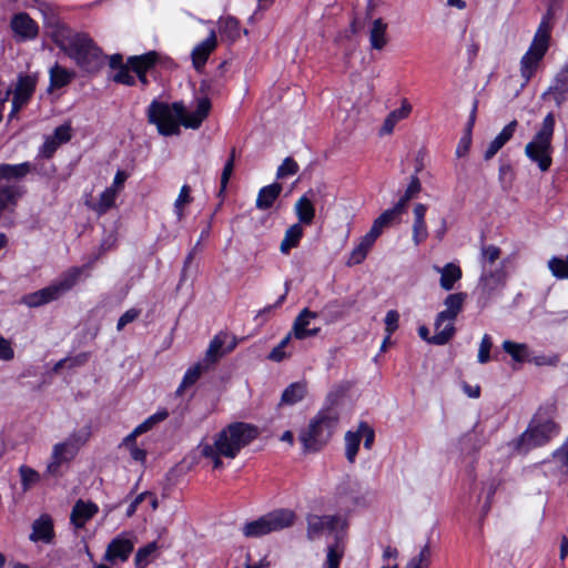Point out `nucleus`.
<instances>
[{
	"label": "nucleus",
	"instance_id": "nucleus-1",
	"mask_svg": "<svg viewBox=\"0 0 568 568\" xmlns=\"http://www.w3.org/2000/svg\"><path fill=\"white\" fill-rule=\"evenodd\" d=\"M257 435L258 430L254 425L235 422L217 433L212 444L202 442L197 448L203 457L212 462L214 468H221L222 457L234 459Z\"/></svg>",
	"mask_w": 568,
	"mask_h": 568
},
{
	"label": "nucleus",
	"instance_id": "nucleus-2",
	"mask_svg": "<svg viewBox=\"0 0 568 568\" xmlns=\"http://www.w3.org/2000/svg\"><path fill=\"white\" fill-rule=\"evenodd\" d=\"M557 410L555 400L539 407L528 428L516 440V449L526 453L535 447L545 445L558 433V426L552 420Z\"/></svg>",
	"mask_w": 568,
	"mask_h": 568
},
{
	"label": "nucleus",
	"instance_id": "nucleus-3",
	"mask_svg": "<svg viewBox=\"0 0 568 568\" xmlns=\"http://www.w3.org/2000/svg\"><path fill=\"white\" fill-rule=\"evenodd\" d=\"M57 42L87 72H95L104 63L102 51L87 33H62Z\"/></svg>",
	"mask_w": 568,
	"mask_h": 568
},
{
	"label": "nucleus",
	"instance_id": "nucleus-4",
	"mask_svg": "<svg viewBox=\"0 0 568 568\" xmlns=\"http://www.w3.org/2000/svg\"><path fill=\"white\" fill-rule=\"evenodd\" d=\"M339 422L338 413L333 408H324L310 422L306 429L300 434V440L305 452H318L333 436Z\"/></svg>",
	"mask_w": 568,
	"mask_h": 568
},
{
	"label": "nucleus",
	"instance_id": "nucleus-5",
	"mask_svg": "<svg viewBox=\"0 0 568 568\" xmlns=\"http://www.w3.org/2000/svg\"><path fill=\"white\" fill-rule=\"evenodd\" d=\"M555 115L548 113L541 123L540 129L536 132L532 140L525 146L527 158L537 163L540 171L546 172L552 163V136L555 131Z\"/></svg>",
	"mask_w": 568,
	"mask_h": 568
},
{
	"label": "nucleus",
	"instance_id": "nucleus-6",
	"mask_svg": "<svg viewBox=\"0 0 568 568\" xmlns=\"http://www.w3.org/2000/svg\"><path fill=\"white\" fill-rule=\"evenodd\" d=\"M184 114L183 102L168 104L153 100L148 108V121L156 125L162 135H174L180 133L181 116Z\"/></svg>",
	"mask_w": 568,
	"mask_h": 568
},
{
	"label": "nucleus",
	"instance_id": "nucleus-7",
	"mask_svg": "<svg viewBox=\"0 0 568 568\" xmlns=\"http://www.w3.org/2000/svg\"><path fill=\"white\" fill-rule=\"evenodd\" d=\"M549 40L550 24L548 20L544 19L540 22L527 52L520 59V75L524 79L525 84L530 81L539 68V64L549 48Z\"/></svg>",
	"mask_w": 568,
	"mask_h": 568
},
{
	"label": "nucleus",
	"instance_id": "nucleus-8",
	"mask_svg": "<svg viewBox=\"0 0 568 568\" xmlns=\"http://www.w3.org/2000/svg\"><path fill=\"white\" fill-rule=\"evenodd\" d=\"M296 515L291 509H276L256 520L246 523L243 535L248 538H257L264 535L288 528L294 525Z\"/></svg>",
	"mask_w": 568,
	"mask_h": 568
},
{
	"label": "nucleus",
	"instance_id": "nucleus-9",
	"mask_svg": "<svg viewBox=\"0 0 568 568\" xmlns=\"http://www.w3.org/2000/svg\"><path fill=\"white\" fill-rule=\"evenodd\" d=\"M81 273L82 270L79 267L70 268L51 285L37 292L24 295L22 297V302L29 307H39L41 305L55 301L75 285Z\"/></svg>",
	"mask_w": 568,
	"mask_h": 568
},
{
	"label": "nucleus",
	"instance_id": "nucleus-10",
	"mask_svg": "<svg viewBox=\"0 0 568 568\" xmlns=\"http://www.w3.org/2000/svg\"><path fill=\"white\" fill-rule=\"evenodd\" d=\"M89 437L90 434L88 432H78L72 433L65 440L55 444L52 448L45 474L54 477L59 476L61 474V466L70 463L77 456Z\"/></svg>",
	"mask_w": 568,
	"mask_h": 568
},
{
	"label": "nucleus",
	"instance_id": "nucleus-11",
	"mask_svg": "<svg viewBox=\"0 0 568 568\" xmlns=\"http://www.w3.org/2000/svg\"><path fill=\"white\" fill-rule=\"evenodd\" d=\"M307 524V538L310 540L318 539L325 530H329L335 534V540L337 537L343 539L348 528V520L342 515H315L310 514L306 516Z\"/></svg>",
	"mask_w": 568,
	"mask_h": 568
},
{
	"label": "nucleus",
	"instance_id": "nucleus-12",
	"mask_svg": "<svg viewBox=\"0 0 568 568\" xmlns=\"http://www.w3.org/2000/svg\"><path fill=\"white\" fill-rule=\"evenodd\" d=\"M367 504V491L356 480H345L338 485L335 494V505L345 513L352 511L355 507Z\"/></svg>",
	"mask_w": 568,
	"mask_h": 568
},
{
	"label": "nucleus",
	"instance_id": "nucleus-13",
	"mask_svg": "<svg viewBox=\"0 0 568 568\" xmlns=\"http://www.w3.org/2000/svg\"><path fill=\"white\" fill-rule=\"evenodd\" d=\"M135 537L132 532H122L113 538L104 552L103 559L111 564L126 561L134 549Z\"/></svg>",
	"mask_w": 568,
	"mask_h": 568
},
{
	"label": "nucleus",
	"instance_id": "nucleus-14",
	"mask_svg": "<svg viewBox=\"0 0 568 568\" xmlns=\"http://www.w3.org/2000/svg\"><path fill=\"white\" fill-rule=\"evenodd\" d=\"M37 85V77L19 75L16 89L13 91L11 116L18 113L21 108L30 100Z\"/></svg>",
	"mask_w": 568,
	"mask_h": 568
},
{
	"label": "nucleus",
	"instance_id": "nucleus-15",
	"mask_svg": "<svg viewBox=\"0 0 568 568\" xmlns=\"http://www.w3.org/2000/svg\"><path fill=\"white\" fill-rule=\"evenodd\" d=\"M11 29L14 37L21 41L32 40L39 33L37 22L27 13H18L11 19Z\"/></svg>",
	"mask_w": 568,
	"mask_h": 568
},
{
	"label": "nucleus",
	"instance_id": "nucleus-16",
	"mask_svg": "<svg viewBox=\"0 0 568 568\" xmlns=\"http://www.w3.org/2000/svg\"><path fill=\"white\" fill-rule=\"evenodd\" d=\"M506 283V273L504 270L488 272L483 274L478 284V291L481 297L488 300L499 292Z\"/></svg>",
	"mask_w": 568,
	"mask_h": 568
},
{
	"label": "nucleus",
	"instance_id": "nucleus-17",
	"mask_svg": "<svg viewBox=\"0 0 568 568\" xmlns=\"http://www.w3.org/2000/svg\"><path fill=\"white\" fill-rule=\"evenodd\" d=\"M71 125L68 123L58 126L52 135L45 138L44 143L41 146V154L44 158H51L61 144L67 143L71 140Z\"/></svg>",
	"mask_w": 568,
	"mask_h": 568
},
{
	"label": "nucleus",
	"instance_id": "nucleus-18",
	"mask_svg": "<svg viewBox=\"0 0 568 568\" xmlns=\"http://www.w3.org/2000/svg\"><path fill=\"white\" fill-rule=\"evenodd\" d=\"M317 317V313L303 308L293 323L290 332L295 338L304 339L318 334L320 328H308L312 320Z\"/></svg>",
	"mask_w": 568,
	"mask_h": 568
},
{
	"label": "nucleus",
	"instance_id": "nucleus-19",
	"mask_svg": "<svg viewBox=\"0 0 568 568\" xmlns=\"http://www.w3.org/2000/svg\"><path fill=\"white\" fill-rule=\"evenodd\" d=\"M454 324V321L438 313L434 323L435 333L430 337L429 343L435 345H445L448 343L456 332Z\"/></svg>",
	"mask_w": 568,
	"mask_h": 568
},
{
	"label": "nucleus",
	"instance_id": "nucleus-20",
	"mask_svg": "<svg viewBox=\"0 0 568 568\" xmlns=\"http://www.w3.org/2000/svg\"><path fill=\"white\" fill-rule=\"evenodd\" d=\"M216 44V34L215 31L212 30L209 37L192 50V62L197 71L204 67L210 54L215 50Z\"/></svg>",
	"mask_w": 568,
	"mask_h": 568
},
{
	"label": "nucleus",
	"instance_id": "nucleus-21",
	"mask_svg": "<svg viewBox=\"0 0 568 568\" xmlns=\"http://www.w3.org/2000/svg\"><path fill=\"white\" fill-rule=\"evenodd\" d=\"M211 110V102L207 98H202L197 101L196 110L192 113H186L181 116V124L189 129H199L202 122L207 118Z\"/></svg>",
	"mask_w": 568,
	"mask_h": 568
},
{
	"label": "nucleus",
	"instance_id": "nucleus-22",
	"mask_svg": "<svg viewBox=\"0 0 568 568\" xmlns=\"http://www.w3.org/2000/svg\"><path fill=\"white\" fill-rule=\"evenodd\" d=\"M433 268L440 275L439 285L444 291H452L463 276L460 266L455 263H447L444 266L434 265Z\"/></svg>",
	"mask_w": 568,
	"mask_h": 568
},
{
	"label": "nucleus",
	"instance_id": "nucleus-23",
	"mask_svg": "<svg viewBox=\"0 0 568 568\" xmlns=\"http://www.w3.org/2000/svg\"><path fill=\"white\" fill-rule=\"evenodd\" d=\"M98 513V507L92 503H84L78 500L71 511V523L77 527L81 528L85 525Z\"/></svg>",
	"mask_w": 568,
	"mask_h": 568
},
{
	"label": "nucleus",
	"instance_id": "nucleus-24",
	"mask_svg": "<svg viewBox=\"0 0 568 568\" xmlns=\"http://www.w3.org/2000/svg\"><path fill=\"white\" fill-rule=\"evenodd\" d=\"M53 537V524L48 515H42L32 525L30 539L32 541L50 542Z\"/></svg>",
	"mask_w": 568,
	"mask_h": 568
},
{
	"label": "nucleus",
	"instance_id": "nucleus-25",
	"mask_svg": "<svg viewBox=\"0 0 568 568\" xmlns=\"http://www.w3.org/2000/svg\"><path fill=\"white\" fill-rule=\"evenodd\" d=\"M410 112H412V105L409 104V102L406 99H404L402 101L400 108L392 111L384 120V123L379 130L381 135L390 134L394 131L395 125L400 120L408 118Z\"/></svg>",
	"mask_w": 568,
	"mask_h": 568
},
{
	"label": "nucleus",
	"instance_id": "nucleus-26",
	"mask_svg": "<svg viewBox=\"0 0 568 568\" xmlns=\"http://www.w3.org/2000/svg\"><path fill=\"white\" fill-rule=\"evenodd\" d=\"M377 236H375L372 232H367L359 241L358 245H356L349 254V258L347 261L348 265H357L361 264L367 256L368 251L374 245Z\"/></svg>",
	"mask_w": 568,
	"mask_h": 568
},
{
	"label": "nucleus",
	"instance_id": "nucleus-27",
	"mask_svg": "<svg viewBox=\"0 0 568 568\" xmlns=\"http://www.w3.org/2000/svg\"><path fill=\"white\" fill-rule=\"evenodd\" d=\"M11 180L0 179V212L16 205L21 195L19 187Z\"/></svg>",
	"mask_w": 568,
	"mask_h": 568
},
{
	"label": "nucleus",
	"instance_id": "nucleus-28",
	"mask_svg": "<svg viewBox=\"0 0 568 568\" xmlns=\"http://www.w3.org/2000/svg\"><path fill=\"white\" fill-rule=\"evenodd\" d=\"M387 23L382 18L375 19L369 29L372 49L382 50L387 44Z\"/></svg>",
	"mask_w": 568,
	"mask_h": 568
},
{
	"label": "nucleus",
	"instance_id": "nucleus-29",
	"mask_svg": "<svg viewBox=\"0 0 568 568\" xmlns=\"http://www.w3.org/2000/svg\"><path fill=\"white\" fill-rule=\"evenodd\" d=\"M466 298L467 294L463 292L447 295L444 300L445 310L439 313L455 322L458 314L463 311Z\"/></svg>",
	"mask_w": 568,
	"mask_h": 568
},
{
	"label": "nucleus",
	"instance_id": "nucleus-30",
	"mask_svg": "<svg viewBox=\"0 0 568 568\" xmlns=\"http://www.w3.org/2000/svg\"><path fill=\"white\" fill-rule=\"evenodd\" d=\"M282 192V185L280 183H272L260 190L256 199V207L258 210L270 209Z\"/></svg>",
	"mask_w": 568,
	"mask_h": 568
},
{
	"label": "nucleus",
	"instance_id": "nucleus-31",
	"mask_svg": "<svg viewBox=\"0 0 568 568\" xmlns=\"http://www.w3.org/2000/svg\"><path fill=\"white\" fill-rule=\"evenodd\" d=\"M227 337L229 336L226 333H219L213 337L206 349V357L209 359L215 362L219 357H221L227 352H231L235 347V342L233 341L226 349H223V346L225 345Z\"/></svg>",
	"mask_w": 568,
	"mask_h": 568
},
{
	"label": "nucleus",
	"instance_id": "nucleus-32",
	"mask_svg": "<svg viewBox=\"0 0 568 568\" xmlns=\"http://www.w3.org/2000/svg\"><path fill=\"white\" fill-rule=\"evenodd\" d=\"M294 210L300 224H312L315 217V209L312 201L306 195H303L297 200Z\"/></svg>",
	"mask_w": 568,
	"mask_h": 568
},
{
	"label": "nucleus",
	"instance_id": "nucleus-33",
	"mask_svg": "<svg viewBox=\"0 0 568 568\" xmlns=\"http://www.w3.org/2000/svg\"><path fill=\"white\" fill-rule=\"evenodd\" d=\"M303 227L300 223H295L291 225L284 235V239L281 242L280 251L283 254H287L291 248L296 247L303 236Z\"/></svg>",
	"mask_w": 568,
	"mask_h": 568
},
{
	"label": "nucleus",
	"instance_id": "nucleus-34",
	"mask_svg": "<svg viewBox=\"0 0 568 568\" xmlns=\"http://www.w3.org/2000/svg\"><path fill=\"white\" fill-rule=\"evenodd\" d=\"M344 556V545L341 537L327 547L326 559L323 568H338Z\"/></svg>",
	"mask_w": 568,
	"mask_h": 568
},
{
	"label": "nucleus",
	"instance_id": "nucleus-35",
	"mask_svg": "<svg viewBox=\"0 0 568 568\" xmlns=\"http://www.w3.org/2000/svg\"><path fill=\"white\" fill-rule=\"evenodd\" d=\"M156 61L155 52L129 58L128 63L135 73L146 72Z\"/></svg>",
	"mask_w": 568,
	"mask_h": 568
},
{
	"label": "nucleus",
	"instance_id": "nucleus-36",
	"mask_svg": "<svg viewBox=\"0 0 568 568\" xmlns=\"http://www.w3.org/2000/svg\"><path fill=\"white\" fill-rule=\"evenodd\" d=\"M306 385L303 383H293L286 387L282 394L281 402L286 405H293L304 398Z\"/></svg>",
	"mask_w": 568,
	"mask_h": 568
},
{
	"label": "nucleus",
	"instance_id": "nucleus-37",
	"mask_svg": "<svg viewBox=\"0 0 568 568\" xmlns=\"http://www.w3.org/2000/svg\"><path fill=\"white\" fill-rule=\"evenodd\" d=\"M30 172V164L23 162L20 164H0V179H21Z\"/></svg>",
	"mask_w": 568,
	"mask_h": 568
},
{
	"label": "nucleus",
	"instance_id": "nucleus-38",
	"mask_svg": "<svg viewBox=\"0 0 568 568\" xmlns=\"http://www.w3.org/2000/svg\"><path fill=\"white\" fill-rule=\"evenodd\" d=\"M344 440L346 458L349 463H354L361 444L359 428L357 427L355 432L348 430L345 434Z\"/></svg>",
	"mask_w": 568,
	"mask_h": 568
},
{
	"label": "nucleus",
	"instance_id": "nucleus-39",
	"mask_svg": "<svg viewBox=\"0 0 568 568\" xmlns=\"http://www.w3.org/2000/svg\"><path fill=\"white\" fill-rule=\"evenodd\" d=\"M158 548L159 547L155 541H152L146 546L139 548L134 557L135 567H146L154 559Z\"/></svg>",
	"mask_w": 568,
	"mask_h": 568
},
{
	"label": "nucleus",
	"instance_id": "nucleus-40",
	"mask_svg": "<svg viewBox=\"0 0 568 568\" xmlns=\"http://www.w3.org/2000/svg\"><path fill=\"white\" fill-rule=\"evenodd\" d=\"M73 78V72L55 64L50 69V85L52 88H61L67 85Z\"/></svg>",
	"mask_w": 568,
	"mask_h": 568
},
{
	"label": "nucleus",
	"instance_id": "nucleus-41",
	"mask_svg": "<svg viewBox=\"0 0 568 568\" xmlns=\"http://www.w3.org/2000/svg\"><path fill=\"white\" fill-rule=\"evenodd\" d=\"M398 215L392 210L388 209L384 211L374 222L369 230L375 236H379L383 230L389 226Z\"/></svg>",
	"mask_w": 568,
	"mask_h": 568
},
{
	"label": "nucleus",
	"instance_id": "nucleus-42",
	"mask_svg": "<svg viewBox=\"0 0 568 568\" xmlns=\"http://www.w3.org/2000/svg\"><path fill=\"white\" fill-rule=\"evenodd\" d=\"M548 268L556 278H568V255L565 258L552 256L548 261Z\"/></svg>",
	"mask_w": 568,
	"mask_h": 568
},
{
	"label": "nucleus",
	"instance_id": "nucleus-43",
	"mask_svg": "<svg viewBox=\"0 0 568 568\" xmlns=\"http://www.w3.org/2000/svg\"><path fill=\"white\" fill-rule=\"evenodd\" d=\"M191 187L185 184L181 187L180 193L174 202V212L179 221L184 216V207L192 202Z\"/></svg>",
	"mask_w": 568,
	"mask_h": 568
},
{
	"label": "nucleus",
	"instance_id": "nucleus-44",
	"mask_svg": "<svg viewBox=\"0 0 568 568\" xmlns=\"http://www.w3.org/2000/svg\"><path fill=\"white\" fill-rule=\"evenodd\" d=\"M476 109H477V104L475 103L474 108H473V111H471V114H470V119H469V123H468V128H467V132L466 134L459 140L458 144H457V148H456V155L458 158H463L465 156L468 151H469V148H470V144H471V135H470V132H471V126L474 124V121H475V113H476Z\"/></svg>",
	"mask_w": 568,
	"mask_h": 568
},
{
	"label": "nucleus",
	"instance_id": "nucleus-45",
	"mask_svg": "<svg viewBox=\"0 0 568 568\" xmlns=\"http://www.w3.org/2000/svg\"><path fill=\"white\" fill-rule=\"evenodd\" d=\"M503 349L516 362H524L528 357L526 344L505 341L503 343Z\"/></svg>",
	"mask_w": 568,
	"mask_h": 568
},
{
	"label": "nucleus",
	"instance_id": "nucleus-46",
	"mask_svg": "<svg viewBox=\"0 0 568 568\" xmlns=\"http://www.w3.org/2000/svg\"><path fill=\"white\" fill-rule=\"evenodd\" d=\"M220 32L234 41L240 37L239 21L233 17H226L220 20Z\"/></svg>",
	"mask_w": 568,
	"mask_h": 568
},
{
	"label": "nucleus",
	"instance_id": "nucleus-47",
	"mask_svg": "<svg viewBox=\"0 0 568 568\" xmlns=\"http://www.w3.org/2000/svg\"><path fill=\"white\" fill-rule=\"evenodd\" d=\"M116 195H118V192L114 187L105 189L100 195V199H99V202L97 205V211L100 214H103L106 211H109L114 205Z\"/></svg>",
	"mask_w": 568,
	"mask_h": 568
},
{
	"label": "nucleus",
	"instance_id": "nucleus-48",
	"mask_svg": "<svg viewBox=\"0 0 568 568\" xmlns=\"http://www.w3.org/2000/svg\"><path fill=\"white\" fill-rule=\"evenodd\" d=\"M548 94H551L557 106H560L564 102L568 100V83H555L548 89L547 92L542 94V98H546Z\"/></svg>",
	"mask_w": 568,
	"mask_h": 568
},
{
	"label": "nucleus",
	"instance_id": "nucleus-49",
	"mask_svg": "<svg viewBox=\"0 0 568 568\" xmlns=\"http://www.w3.org/2000/svg\"><path fill=\"white\" fill-rule=\"evenodd\" d=\"M19 473L21 476V484L23 490L30 489L33 485H36L40 480V475L34 469L28 466H21L19 468Z\"/></svg>",
	"mask_w": 568,
	"mask_h": 568
},
{
	"label": "nucleus",
	"instance_id": "nucleus-50",
	"mask_svg": "<svg viewBox=\"0 0 568 568\" xmlns=\"http://www.w3.org/2000/svg\"><path fill=\"white\" fill-rule=\"evenodd\" d=\"M169 416V413L166 409H161L156 412L155 414L148 417L143 423H141L139 426H136V433H146L150 429L153 428L154 425H156L160 422H163Z\"/></svg>",
	"mask_w": 568,
	"mask_h": 568
},
{
	"label": "nucleus",
	"instance_id": "nucleus-51",
	"mask_svg": "<svg viewBox=\"0 0 568 568\" xmlns=\"http://www.w3.org/2000/svg\"><path fill=\"white\" fill-rule=\"evenodd\" d=\"M430 565V549L425 545L416 557H413L406 568H428Z\"/></svg>",
	"mask_w": 568,
	"mask_h": 568
},
{
	"label": "nucleus",
	"instance_id": "nucleus-52",
	"mask_svg": "<svg viewBox=\"0 0 568 568\" xmlns=\"http://www.w3.org/2000/svg\"><path fill=\"white\" fill-rule=\"evenodd\" d=\"M201 374H202V366L200 364H196V365L190 367L185 372L184 377L182 379V383H181L178 392L181 393L185 388L195 384L196 381L200 378Z\"/></svg>",
	"mask_w": 568,
	"mask_h": 568
},
{
	"label": "nucleus",
	"instance_id": "nucleus-53",
	"mask_svg": "<svg viewBox=\"0 0 568 568\" xmlns=\"http://www.w3.org/2000/svg\"><path fill=\"white\" fill-rule=\"evenodd\" d=\"M500 248L495 245L484 246L481 248V264L484 268L491 266L500 257Z\"/></svg>",
	"mask_w": 568,
	"mask_h": 568
},
{
	"label": "nucleus",
	"instance_id": "nucleus-54",
	"mask_svg": "<svg viewBox=\"0 0 568 568\" xmlns=\"http://www.w3.org/2000/svg\"><path fill=\"white\" fill-rule=\"evenodd\" d=\"M517 125H518L517 121L513 120L494 139L495 144L498 145L499 149H501L511 139V136L514 135V132H515Z\"/></svg>",
	"mask_w": 568,
	"mask_h": 568
},
{
	"label": "nucleus",
	"instance_id": "nucleus-55",
	"mask_svg": "<svg viewBox=\"0 0 568 568\" xmlns=\"http://www.w3.org/2000/svg\"><path fill=\"white\" fill-rule=\"evenodd\" d=\"M517 125H518L517 121L513 120L494 139L495 144L498 145L499 149H501L511 139V136L514 135V132H515Z\"/></svg>",
	"mask_w": 568,
	"mask_h": 568
},
{
	"label": "nucleus",
	"instance_id": "nucleus-56",
	"mask_svg": "<svg viewBox=\"0 0 568 568\" xmlns=\"http://www.w3.org/2000/svg\"><path fill=\"white\" fill-rule=\"evenodd\" d=\"M517 125H518L517 121L513 120L494 139L495 144L498 145L499 149H501L511 139V136L514 135V132H515Z\"/></svg>",
	"mask_w": 568,
	"mask_h": 568
},
{
	"label": "nucleus",
	"instance_id": "nucleus-57",
	"mask_svg": "<svg viewBox=\"0 0 568 568\" xmlns=\"http://www.w3.org/2000/svg\"><path fill=\"white\" fill-rule=\"evenodd\" d=\"M517 125H518L517 121L513 120L494 139L495 144L498 145L499 149H501L511 139V136L514 135V132H515Z\"/></svg>",
	"mask_w": 568,
	"mask_h": 568
},
{
	"label": "nucleus",
	"instance_id": "nucleus-58",
	"mask_svg": "<svg viewBox=\"0 0 568 568\" xmlns=\"http://www.w3.org/2000/svg\"><path fill=\"white\" fill-rule=\"evenodd\" d=\"M517 125H518L517 121L513 120L494 139L495 144L498 145L499 149H501L511 139V136L514 135V132H515Z\"/></svg>",
	"mask_w": 568,
	"mask_h": 568
},
{
	"label": "nucleus",
	"instance_id": "nucleus-59",
	"mask_svg": "<svg viewBox=\"0 0 568 568\" xmlns=\"http://www.w3.org/2000/svg\"><path fill=\"white\" fill-rule=\"evenodd\" d=\"M293 335L291 333H288L281 342L277 346H275L271 353L268 354V359L273 361V362H281L283 361L284 358H286L288 356V354H286L284 352V348L288 345L290 341H291V337Z\"/></svg>",
	"mask_w": 568,
	"mask_h": 568
},
{
	"label": "nucleus",
	"instance_id": "nucleus-60",
	"mask_svg": "<svg viewBox=\"0 0 568 568\" xmlns=\"http://www.w3.org/2000/svg\"><path fill=\"white\" fill-rule=\"evenodd\" d=\"M235 160V149H232L229 160L226 161L221 174V192L225 191L230 178L233 173Z\"/></svg>",
	"mask_w": 568,
	"mask_h": 568
},
{
	"label": "nucleus",
	"instance_id": "nucleus-61",
	"mask_svg": "<svg viewBox=\"0 0 568 568\" xmlns=\"http://www.w3.org/2000/svg\"><path fill=\"white\" fill-rule=\"evenodd\" d=\"M298 171L297 163L292 158H286L283 163L278 166L276 176L283 179L288 175H294Z\"/></svg>",
	"mask_w": 568,
	"mask_h": 568
},
{
	"label": "nucleus",
	"instance_id": "nucleus-62",
	"mask_svg": "<svg viewBox=\"0 0 568 568\" xmlns=\"http://www.w3.org/2000/svg\"><path fill=\"white\" fill-rule=\"evenodd\" d=\"M493 342L489 335L485 334L481 338L478 349V362L486 364L490 359V349Z\"/></svg>",
	"mask_w": 568,
	"mask_h": 568
},
{
	"label": "nucleus",
	"instance_id": "nucleus-63",
	"mask_svg": "<svg viewBox=\"0 0 568 568\" xmlns=\"http://www.w3.org/2000/svg\"><path fill=\"white\" fill-rule=\"evenodd\" d=\"M428 236L425 221L414 220L413 223V241L416 245L424 242Z\"/></svg>",
	"mask_w": 568,
	"mask_h": 568
},
{
	"label": "nucleus",
	"instance_id": "nucleus-64",
	"mask_svg": "<svg viewBox=\"0 0 568 568\" xmlns=\"http://www.w3.org/2000/svg\"><path fill=\"white\" fill-rule=\"evenodd\" d=\"M358 428H359L361 440L364 439V447L366 449H371L374 444V439H375L374 429L365 422H361L358 424Z\"/></svg>",
	"mask_w": 568,
	"mask_h": 568
}]
</instances>
